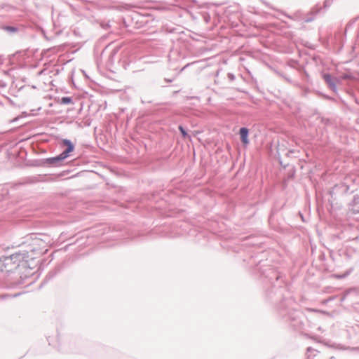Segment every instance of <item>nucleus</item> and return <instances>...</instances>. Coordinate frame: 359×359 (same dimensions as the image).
<instances>
[{"mask_svg":"<svg viewBox=\"0 0 359 359\" xmlns=\"http://www.w3.org/2000/svg\"><path fill=\"white\" fill-rule=\"evenodd\" d=\"M29 252H33V249L31 247L29 248V250H20L10 256L1 257L0 258L1 273L9 276L10 273L15 274L20 268H32L29 261L33 260L34 257L29 255Z\"/></svg>","mask_w":359,"mask_h":359,"instance_id":"obj_1","label":"nucleus"},{"mask_svg":"<svg viewBox=\"0 0 359 359\" xmlns=\"http://www.w3.org/2000/svg\"><path fill=\"white\" fill-rule=\"evenodd\" d=\"M292 302L291 299H286L280 302L278 307V312L286 321L290 322L292 327L296 330H301L303 327V315L299 311L289 309Z\"/></svg>","mask_w":359,"mask_h":359,"instance_id":"obj_2","label":"nucleus"},{"mask_svg":"<svg viewBox=\"0 0 359 359\" xmlns=\"http://www.w3.org/2000/svg\"><path fill=\"white\" fill-rule=\"evenodd\" d=\"M323 79L326 84L328 86V87L334 92H337V79L332 77L330 74H323Z\"/></svg>","mask_w":359,"mask_h":359,"instance_id":"obj_3","label":"nucleus"},{"mask_svg":"<svg viewBox=\"0 0 359 359\" xmlns=\"http://www.w3.org/2000/svg\"><path fill=\"white\" fill-rule=\"evenodd\" d=\"M67 158L62 153L55 157L47 158L43 160V163L48 164L51 165H59L61 164V162Z\"/></svg>","mask_w":359,"mask_h":359,"instance_id":"obj_4","label":"nucleus"},{"mask_svg":"<svg viewBox=\"0 0 359 359\" xmlns=\"http://www.w3.org/2000/svg\"><path fill=\"white\" fill-rule=\"evenodd\" d=\"M62 144L66 147V149L62 153L64 156L67 158L69 156V154L74 150V144L72 142L71 140L67 139H63L62 140Z\"/></svg>","mask_w":359,"mask_h":359,"instance_id":"obj_5","label":"nucleus"},{"mask_svg":"<svg viewBox=\"0 0 359 359\" xmlns=\"http://www.w3.org/2000/svg\"><path fill=\"white\" fill-rule=\"evenodd\" d=\"M342 256L344 259L346 260H353L357 261L358 260V255L353 249H346L342 252Z\"/></svg>","mask_w":359,"mask_h":359,"instance_id":"obj_6","label":"nucleus"},{"mask_svg":"<svg viewBox=\"0 0 359 359\" xmlns=\"http://www.w3.org/2000/svg\"><path fill=\"white\" fill-rule=\"evenodd\" d=\"M306 355V359H320L321 358L320 353L311 347L307 348Z\"/></svg>","mask_w":359,"mask_h":359,"instance_id":"obj_7","label":"nucleus"},{"mask_svg":"<svg viewBox=\"0 0 359 359\" xmlns=\"http://www.w3.org/2000/svg\"><path fill=\"white\" fill-rule=\"evenodd\" d=\"M239 134L241 142L245 145L248 144L250 142L248 139L249 130L247 128L243 127L240 129Z\"/></svg>","mask_w":359,"mask_h":359,"instance_id":"obj_8","label":"nucleus"},{"mask_svg":"<svg viewBox=\"0 0 359 359\" xmlns=\"http://www.w3.org/2000/svg\"><path fill=\"white\" fill-rule=\"evenodd\" d=\"M271 273L272 276H266V278H269V279L271 282H272V280L273 279H275L276 281H278L279 280V278H280L279 274L276 271H275L272 269H271Z\"/></svg>","mask_w":359,"mask_h":359,"instance_id":"obj_9","label":"nucleus"},{"mask_svg":"<svg viewBox=\"0 0 359 359\" xmlns=\"http://www.w3.org/2000/svg\"><path fill=\"white\" fill-rule=\"evenodd\" d=\"M13 278H11V279L8 278L6 281V286L7 287H15L17 285H18V283L17 281H14L13 280Z\"/></svg>","mask_w":359,"mask_h":359,"instance_id":"obj_10","label":"nucleus"},{"mask_svg":"<svg viewBox=\"0 0 359 359\" xmlns=\"http://www.w3.org/2000/svg\"><path fill=\"white\" fill-rule=\"evenodd\" d=\"M73 103L72 98L71 97H62L60 100V104H69Z\"/></svg>","mask_w":359,"mask_h":359,"instance_id":"obj_11","label":"nucleus"},{"mask_svg":"<svg viewBox=\"0 0 359 359\" xmlns=\"http://www.w3.org/2000/svg\"><path fill=\"white\" fill-rule=\"evenodd\" d=\"M4 29L10 33H16L18 31V27L13 26H5Z\"/></svg>","mask_w":359,"mask_h":359,"instance_id":"obj_12","label":"nucleus"},{"mask_svg":"<svg viewBox=\"0 0 359 359\" xmlns=\"http://www.w3.org/2000/svg\"><path fill=\"white\" fill-rule=\"evenodd\" d=\"M353 270V267L350 268L348 271H346L344 274L339 276V278H346L348 276Z\"/></svg>","mask_w":359,"mask_h":359,"instance_id":"obj_13","label":"nucleus"},{"mask_svg":"<svg viewBox=\"0 0 359 359\" xmlns=\"http://www.w3.org/2000/svg\"><path fill=\"white\" fill-rule=\"evenodd\" d=\"M179 130H180V133H182V136L184 137H186L188 135L187 131L185 130V129L184 128L183 126H179Z\"/></svg>","mask_w":359,"mask_h":359,"instance_id":"obj_14","label":"nucleus"},{"mask_svg":"<svg viewBox=\"0 0 359 359\" xmlns=\"http://www.w3.org/2000/svg\"><path fill=\"white\" fill-rule=\"evenodd\" d=\"M278 74L279 76H280L281 77H283V78L285 81H287L288 83H292V80H291L290 78H288L287 76H285V75H284V74H281V73H280V72H278Z\"/></svg>","mask_w":359,"mask_h":359,"instance_id":"obj_15","label":"nucleus"},{"mask_svg":"<svg viewBox=\"0 0 359 359\" xmlns=\"http://www.w3.org/2000/svg\"><path fill=\"white\" fill-rule=\"evenodd\" d=\"M330 4H331L330 0H325L324 1V6L325 7H329L330 6Z\"/></svg>","mask_w":359,"mask_h":359,"instance_id":"obj_16","label":"nucleus"},{"mask_svg":"<svg viewBox=\"0 0 359 359\" xmlns=\"http://www.w3.org/2000/svg\"><path fill=\"white\" fill-rule=\"evenodd\" d=\"M348 239L349 240H352V241H358L359 240V236H358V235H356V236H353V237H349Z\"/></svg>","mask_w":359,"mask_h":359,"instance_id":"obj_17","label":"nucleus"},{"mask_svg":"<svg viewBox=\"0 0 359 359\" xmlns=\"http://www.w3.org/2000/svg\"><path fill=\"white\" fill-rule=\"evenodd\" d=\"M55 273H52V272H50L47 276H46V278H48V279H50L52 278H53V276H55Z\"/></svg>","mask_w":359,"mask_h":359,"instance_id":"obj_18","label":"nucleus"},{"mask_svg":"<svg viewBox=\"0 0 359 359\" xmlns=\"http://www.w3.org/2000/svg\"><path fill=\"white\" fill-rule=\"evenodd\" d=\"M313 20V18H306V19L305 20V22H311Z\"/></svg>","mask_w":359,"mask_h":359,"instance_id":"obj_19","label":"nucleus"},{"mask_svg":"<svg viewBox=\"0 0 359 359\" xmlns=\"http://www.w3.org/2000/svg\"><path fill=\"white\" fill-rule=\"evenodd\" d=\"M165 80L166 82H168V83H170V82H172L173 81V79H165Z\"/></svg>","mask_w":359,"mask_h":359,"instance_id":"obj_20","label":"nucleus"},{"mask_svg":"<svg viewBox=\"0 0 359 359\" xmlns=\"http://www.w3.org/2000/svg\"><path fill=\"white\" fill-rule=\"evenodd\" d=\"M229 77L233 79L234 78V76L233 74H229Z\"/></svg>","mask_w":359,"mask_h":359,"instance_id":"obj_21","label":"nucleus"},{"mask_svg":"<svg viewBox=\"0 0 359 359\" xmlns=\"http://www.w3.org/2000/svg\"><path fill=\"white\" fill-rule=\"evenodd\" d=\"M187 66H189V64L184 66L183 68H182L181 72L183 71Z\"/></svg>","mask_w":359,"mask_h":359,"instance_id":"obj_22","label":"nucleus"},{"mask_svg":"<svg viewBox=\"0 0 359 359\" xmlns=\"http://www.w3.org/2000/svg\"><path fill=\"white\" fill-rule=\"evenodd\" d=\"M110 27L109 23H107L106 25L104 27V28Z\"/></svg>","mask_w":359,"mask_h":359,"instance_id":"obj_23","label":"nucleus"},{"mask_svg":"<svg viewBox=\"0 0 359 359\" xmlns=\"http://www.w3.org/2000/svg\"><path fill=\"white\" fill-rule=\"evenodd\" d=\"M325 97L328 100H331V97H330L329 96H326Z\"/></svg>","mask_w":359,"mask_h":359,"instance_id":"obj_24","label":"nucleus"},{"mask_svg":"<svg viewBox=\"0 0 359 359\" xmlns=\"http://www.w3.org/2000/svg\"><path fill=\"white\" fill-rule=\"evenodd\" d=\"M329 359H335L334 357H331Z\"/></svg>","mask_w":359,"mask_h":359,"instance_id":"obj_25","label":"nucleus"}]
</instances>
